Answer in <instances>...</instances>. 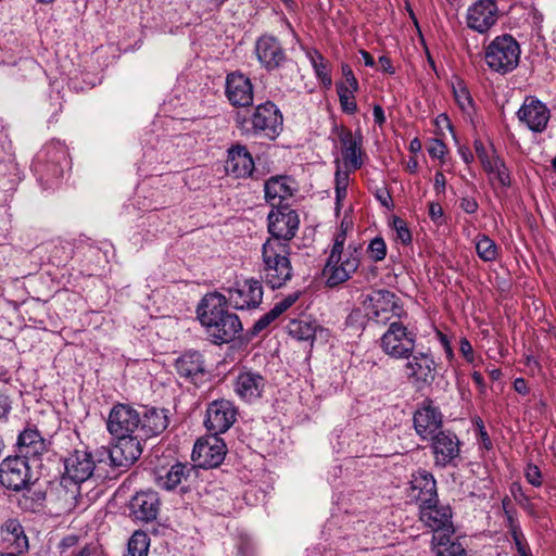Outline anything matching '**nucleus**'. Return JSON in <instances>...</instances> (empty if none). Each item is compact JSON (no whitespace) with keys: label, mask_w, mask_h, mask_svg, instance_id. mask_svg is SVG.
Returning a JSON list of instances; mask_svg holds the SVG:
<instances>
[{"label":"nucleus","mask_w":556,"mask_h":556,"mask_svg":"<svg viewBox=\"0 0 556 556\" xmlns=\"http://www.w3.org/2000/svg\"><path fill=\"white\" fill-rule=\"evenodd\" d=\"M92 454L86 450H75L64 458V475L61 479L59 497L65 510H73L80 498V484L88 481L94 471Z\"/></svg>","instance_id":"f257e3e1"},{"label":"nucleus","mask_w":556,"mask_h":556,"mask_svg":"<svg viewBox=\"0 0 556 556\" xmlns=\"http://www.w3.org/2000/svg\"><path fill=\"white\" fill-rule=\"evenodd\" d=\"M71 161L66 146L60 140H51L42 146L33 160L31 169L43 189L58 185Z\"/></svg>","instance_id":"f03ea898"},{"label":"nucleus","mask_w":556,"mask_h":556,"mask_svg":"<svg viewBox=\"0 0 556 556\" xmlns=\"http://www.w3.org/2000/svg\"><path fill=\"white\" fill-rule=\"evenodd\" d=\"M291 247L275 240H266L262 247V274L268 287L279 289L291 280Z\"/></svg>","instance_id":"7ed1b4c3"},{"label":"nucleus","mask_w":556,"mask_h":556,"mask_svg":"<svg viewBox=\"0 0 556 556\" xmlns=\"http://www.w3.org/2000/svg\"><path fill=\"white\" fill-rule=\"evenodd\" d=\"M211 342L223 344L231 342L242 330V324L237 314L228 312L225 307L227 296L215 291L211 292Z\"/></svg>","instance_id":"20e7f679"},{"label":"nucleus","mask_w":556,"mask_h":556,"mask_svg":"<svg viewBox=\"0 0 556 556\" xmlns=\"http://www.w3.org/2000/svg\"><path fill=\"white\" fill-rule=\"evenodd\" d=\"M362 304L368 321L377 325H390L393 318L400 320L405 315L400 298L386 289L366 294Z\"/></svg>","instance_id":"39448f33"},{"label":"nucleus","mask_w":556,"mask_h":556,"mask_svg":"<svg viewBox=\"0 0 556 556\" xmlns=\"http://www.w3.org/2000/svg\"><path fill=\"white\" fill-rule=\"evenodd\" d=\"M520 46L511 35L495 37L485 49V63L501 75L513 72L519 64Z\"/></svg>","instance_id":"423d86ee"},{"label":"nucleus","mask_w":556,"mask_h":556,"mask_svg":"<svg viewBox=\"0 0 556 556\" xmlns=\"http://www.w3.org/2000/svg\"><path fill=\"white\" fill-rule=\"evenodd\" d=\"M361 255L362 247L352 244L340 253L330 252L324 268L327 285L334 287L348 281L359 267Z\"/></svg>","instance_id":"0eeeda50"},{"label":"nucleus","mask_w":556,"mask_h":556,"mask_svg":"<svg viewBox=\"0 0 556 556\" xmlns=\"http://www.w3.org/2000/svg\"><path fill=\"white\" fill-rule=\"evenodd\" d=\"M416 341L415 332L408 330L400 320H394L380 337V348L389 357L404 359L414 353Z\"/></svg>","instance_id":"6e6552de"},{"label":"nucleus","mask_w":556,"mask_h":556,"mask_svg":"<svg viewBox=\"0 0 556 556\" xmlns=\"http://www.w3.org/2000/svg\"><path fill=\"white\" fill-rule=\"evenodd\" d=\"M247 123L251 125L247 132L268 140H275L283 129V116L270 101L258 104Z\"/></svg>","instance_id":"1a4fd4ad"},{"label":"nucleus","mask_w":556,"mask_h":556,"mask_svg":"<svg viewBox=\"0 0 556 556\" xmlns=\"http://www.w3.org/2000/svg\"><path fill=\"white\" fill-rule=\"evenodd\" d=\"M268 232L270 237L267 240L279 241L290 244L295 237L300 225L299 214L290 205H280L273 207L267 216Z\"/></svg>","instance_id":"9d476101"},{"label":"nucleus","mask_w":556,"mask_h":556,"mask_svg":"<svg viewBox=\"0 0 556 556\" xmlns=\"http://www.w3.org/2000/svg\"><path fill=\"white\" fill-rule=\"evenodd\" d=\"M31 481L28 459L23 456H8L0 464V483L8 490L22 491Z\"/></svg>","instance_id":"9b49d317"},{"label":"nucleus","mask_w":556,"mask_h":556,"mask_svg":"<svg viewBox=\"0 0 556 556\" xmlns=\"http://www.w3.org/2000/svg\"><path fill=\"white\" fill-rule=\"evenodd\" d=\"M140 413L126 404H116L112 407L108 420V431L114 438L131 437L138 434Z\"/></svg>","instance_id":"f8f14e48"},{"label":"nucleus","mask_w":556,"mask_h":556,"mask_svg":"<svg viewBox=\"0 0 556 556\" xmlns=\"http://www.w3.org/2000/svg\"><path fill=\"white\" fill-rule=\"evenodd\" d=\"M420 520L433 531V535L452 536L454 527L452 522V509L447 505L438 503L427 504L419 507Z\"/></svg>","instance_id":"ddd939ff"},{"label":"nucleus","mask_w":556,"mask_h":556,"mask_svg":"<svg viewBox=\"0 0 556 556\" xmlns=\"http://www.w3.org/2000/svg\"><path fill=\"white\" fill-rule=\"evenodd\" d=\"M255 54L261 65L268 72L282 67L288 61L286 50L273 35H262L255 42Z\"/></svg>","instance_id":"4468645a"},{"label":"nucleus","mask_w":556,"mask_h":556,"mask_svg":"<svg viewBox=\"0 0 556 556\" xmlns=\"http://www.w3.org/2000/svg\"><path fill=\"white\" fill-rule=\"evenodd\" d=\"M431 440L434 464L439 467L452 465L460 454V442L457 435L448 430H440Z\"/></svg>","instance_id":"2eb2a0df"},{"label":"nucleus","mask_w":556,"mask_h":556,"mask_svg":"<svg viewBox=\"0 0 556 556\" xmlns=\"http://www.w3.org/2000/svg\"><path fill=\"white\" fill-rule=\"evenodd\" d=\"M404 365L406 377L414 384L421 387L431 384L435 377V362L429 353L417 352L405 358Z\"/></svg>","instance_id":"dca6fc26"},{"label":"nucleus","mask_w":556,"mask_h":556,"mask_svg":"<svg viewBox=\"0 0 556 556\" xmlns=\"http://www.w3.org/2000/svg\"><path fill=\"white\" fill-rule=\"evenodd\" d=\"M467 26L480 34L488 31L498 20L495 0H478L467 10Z\"/></svg>","instance_id":"f3484780"},{"label":"nucleus","mask_w":556,"mask_h":556,"mask_svg":"<svg viewBox=\"0 0 556 556\" xmlns=\"http://www.w3.org/2000/svg\"><path fill=\"white\" fill-rule=\"evenodd\" d=\"M408 496L414 501L418 508L427 504L439 502L437 492V481L431 472L419 468L412 475Z\"/></svg>","instance_id":"a211bd4d"},{"label":"nucleus","mask_w":556,"mask_h":556,"mask_svg":"<svg viewBox=\"0 0 556 556\" xmlns=\"http://www.w3.org/2000/svg\"><path fill=\"white\" fill-rule=\"evenodd\" d=\"M263 300V286L257 279H249L237 289L228 290L227 304L236 309H252L260 306Z\"/></svg>","instance_id":"6ab92c4d"},{"label":"nucleus","mask_w":556,"mask_h":556,"mask_svg":"<svg viewBox=\"0 0 556 556\" xmlns=\"http://www.w3.org/2000/svg\"><path fill=\"white\" fill-rule=\"evenodd\" d=\"M265 378L257 371L242 369L235 380L236 394L247 403H254L263 396Z\"/></svg>","instance_id":"aec40b11"},{"label":"nucleus","mask_w":556,"mask_h":556,"mask_svg":"<svg viewBox=\"0 0 556 556\" xmlns=\"http://www.w3.org/2000/svg\"><path fill=\"white\" fill-rule=\"evenodd\" d=\"M116 444L110 451L111 462L117 467H128L139 459L143 439L137 435L115 438Z\"/></svg>","instance_id":"412c9836"},{"label":"nucleus","mask_w":556,"mask_h":556,"mask_svg":"<svg viewBox=\"0 0 556 556\" xmlns=\"http://www.w3.org/2000/svg\"><path fill=\"white\" fill-rule=\"evenodd\" d=\"M442 426V414L432 405L430 400L424 402L422 406L414 414V428L421 439H429L440 431Z\"/></svg>","instance_id":"4be33fe9"},{"label":"nucleus","mask_w":556,"mask_h":556,"mask_svg":"<svg viewBox=\"0 0 556 556\" xmlns=\"http://www.w3.org/2000/svg\"><path fill=\"white\" fill-rule=\"evenodd\" d=\"M517 115L532 131L542 132L547 126L549 110L543 102L530 97L525 100Z\"/></svg>","instance_id":"5701e85b"},{"label":"nucleus","mask_w":556,"mask_h":556,"mask_svg":"<svg viewBox=\"0 0 556 556\" xmlns=\"http://www.w3.org/2000/svg\"><path fill=\"white\" fill-rule=\"evenodd\" d=\"M225 93L233 106H249L253 102V87L251 80L243 74L231 73L227 75Z\"/></svg>","instance_id":"b1692460"},{"label":"nucleus","mask_w":556,"mask_h":556,"mask_svg":"<svg viewBox=\"0 0 556 556\" xmlns=\"http://www.w3.org/2000/svg\"><path fill=\"white\" fill-rule=\"evenodd\" d=\"M175 369L180 377H184L194 384L205 381V359L197 351H188L175 362Z\"/></svg>","instance_id":"393cba45"},{"label":"nucleus","mask_w":556,"mask_h":556,"mask_svg":"<svg viewBox=\"0 0 556 556\" xmlns=\"http://www.w3.org/2000/svg\"><path fill=\"white\" fill-rule=\"evenodd\" d=\"M296 191L294 180L286 175L271 176L265 181V200L271 207L285 205L283 201L292 198Z\"/></svg>","instance_id":"a878e982"},{"label":"nucleus","mask_w":556,"mask_h":556,"mask_svg":"<svg viewBox=\"0 0 556 556\" xmlns=\"http://www.w3.org/2000/svg\"><path fill=\"white\" fill-rule=\"evenodd\" d=\"M167 410L161 408H144L140 414L138 427L139 439L147 441L150 438L161 434L168 426Z\"/></svg>","instance_id":"bb28decb"},{"label":"nucleus","mask_w":556,"mask_h":556,"mask_svg":"<svg viewBox=\"0 0 556 556\" xmlns=\"http://www.w3.org/2000/svg\"><path fill=\"white\" fill-rule=\"evenodd\" d=\"M225 169L227 174L236 178H245L252 175L254 161L244 146L237 144L228 149Z\"/></svg>","instance_id":"cd10ccee"},{"label":"nucleus","mask_w":556,"mask_h":556,"mask_svg":"<svg viewBox=\"0 0 556 556\" xmlns=\"http://www.w3.org/2000/svg\"><path fill=\"white\" fill-rule=\"evenodd\" d=\"M341 71L344 80L337 83L340 105L343 112L354 114L357 111L354 93L358 90V81L349 64H342Z\"/></svg>","instance_id":"c85d7f7f"},{"label":"nucleus","mask_w":556,"mask_h":556,"mask_svg":"<svg viewBox=\"0 0 556 556\" xmlns=\"http://www.w3.org/2000/svg\"><path fill=\"white\" fill-rule=\"evenodd\" d=\"M198 480L189 464L177 462L164 475L159 473L155 483L160 489L169 491L176 489L182 481L188 483V488L194 486Z\"/></svg>","instance_id":"c756f323"},{"label":"nucleus","mask_w":556,"mask_h":556,"mask_svg":"<svg viewBox=\"0 0 556 556\" xmlns=\"http://www.w3.org/2000/svg\"><path fill=\"white\" fill-rule=\"evenodd\" d=\"M159 496L153 491L139 492L130 502V511L135 519L152 521L159 513Z\"/></svg>","instance_id":"7c9ffc66"},{"label":"nucleus","mask_w":556,"mask_h":556,"mask_svg":"<svg viewBox=\"0 0 556 556\" xmlns=\"http://www.w3.org/2000/svg\"><path fill=\"white\" fill-rule=\"evenodd\" d=\"M339 139L342 144V155L345 165L352 169L361 168L363 165L361 157L363 136L361 132L353 135L351 130L342 128L339 132Z\"/></svg>","instance_id":"2f4dec72"},{"label":"nucleus","mask_w":556,"mask_h":556,"mask_svg":"<svg viewBox=\"0 0 556 556\" xmlns=\"http://www.w3.org/2000/svg\"><path fill=\"white\" fill-rule=\"evenodd\" d=\"M236 417L237 409L232 402L220 400L211 403V431L226 432L235 424Z\"/></svg>","instance_id":"473e14b6"},{"label":"nucleus","mask_w":556,"mask_h":556,"mask_svg":"<svg viewBox=\"0 0 556 556\" xmlns=\"http://www.w3.org/2000/svg\"><path fill=\"white\" fill-rule=\"evenodd\" d=\"M3 545L10 552L22 554L28 549V539L16 519L7 520L1 528Z\"/></svg>","instance_id":"72a5a7b5"},{"label":"nucleus","mask_w":556,"mask_h":556,"mask_svg":"<svg viewBox=\"0 0 556 556\" xmlns=\"http://www.w3.org/2000/svg\"><path fill=\"white\" fill-rule=\"evenodd\" d=\"M18 456H23L26 459L36 458L42 455L47 445L40 433L36 429L24 430L17 439Z\"/></svg>","instance_id":"f704fd0d"},{"label":"nucleus","mask_w":556,"mask_h":556,"mask_svg":"<svg viewBox=\"0 0 556 556\" xmlns=\"http://www.w3.org/2000/svg\"><path fill=\"white\" fill-rule=\"evenodd\" d=\"M20 181V168L16 163L0 165V206L10 201Z\"/></svg>","instance_id":"c9c22d12"},{"label":"nucleus","mask_w":556,"mask_h":556,"mask_svg":"<svg viewBox=\"0 0 556 556\" xmlns=\"http://www.w3.org/2000/svg\"><path fill=\"white\" fill-rule=\"evenodd\" d=\"M190 470L195 478H200L201 471L208 468V435L199 438L192 448Z\"/></svg>","instance_id":"e433bc0d"},{"label":"nucleus","mask_w":556,"mask_h":556,"mask_svg":"<svg viewBox=\"0 0 556 556\" xmlns=\"http://www.w3.org/2000/svg\"><path fill=\"white\" fill-rule=\"evenodd\" d=\"M431 545L435 556H469L463 544L458 541H451V536L444 538L437 534L432 536Z\"/></svg>","instance_id":"4c0bfd02"},{"label":"nucleus","mask_w":556,"mask_h":556,"mask_svg":"<svg viewBox=\"0 0 556 556\" xmlns=\"http://www.w3.org/2000/svg\"><path fill=\"white\" fill-rule=\"evenodd\" d=\"M483 169L491 181L496 180L502 187L510 186L511 178L509 170L504 160L500 157L496 151H493V157L483 166Z\"/></svg>","instance_id":"58836bf2"},{"label":"nucleus","mask_w":556,"mask_h":556,"mask_svg":"<svg viewBox=\"0 0 556 556\" xmlns=\"http://www.w3.org/2000/svg\"><path fill=\"white\" fill-rule=\"evenodd\" d=\"M506 515V527L513 538L516 549L520 556H532L530 547L527 543L525 534L520 528L519 522L515 519L513 514L508 510H505Z\"/></svg>","instance_id":"ea45409f"},{"label":"nucleus","mask_w":556,"mask_h":556,"mask_svg":"<svg viewBox=\"0 0 556 556\" xmlns=\"http://www.w3.org/2000/svg\"><path fill=\"white\" fill-rule=\"evenodd\" d=\"M288 333L299 341H312L315 338L317 325L308 319H292L289 321Z\"/></svg>","instance_id":"a19ab883"},{"label":"nucleus","mask_w":556,"mask_h":556,"mask_svg":"<svg viewBox=\"0 0 556 556\" xmlns=\"http://www.w3.org/2000/svg\"><path fill=\"white\" fill-rule=\"evenodd\" d=\"M476 252L483 262H494L498 257V247L484 233L476 237Z\"/></svg>","instance_id":"79ce46f5"},{"label":"nucleus","mask_w":556,"mask_h":556,"mask_svg":"<svg viewBox=\"0 0 556 556\" xmlns=\"http://www.w3.org/2000/svg\"><path fill=\"white\" fill-rule=\"evenodd\" d=\"M309 61L314 68L316 77L319 79L321 85L326 88H330L332 86V78L330 74V66L327 60L323 56L321 53L315 50L309 55Z\"/></svg>","instance_id":"37998d69"},{"label":"nucleus","mask_w":556,"mask_h":556,"mask_svg":"<svg viewBox=\"0 0 556 556\" xmlns=\"http://www.w3.org/2000/svg\"><path fill=\"white\" fill-rule=\"evenodd\" d=\"M150 538L144 531H135L128 541L125 556H148Z\"/></svg>","instance_id":"c03bdc74"},{"label":"nucleus","mask_w":556,"mask_h":556,"mask_svg":"<svg viewBox=\"0 0 556 556\" xmlns=\"http://www.w3.org/2000/svg\"><path fill=\"white\" fill-rule=\"evenodd\" d=\"M218 433H211V468L218 467L225 459L228 452L224 439L217 435Z\"/></svg>","instance_id":"a18cd8bd"},{"label":"nucleus","mask_w":556,"mask_h":556,"mask_svg":"<svg viewBox=\"0 0 556 556\" xmlns=\"http://www.w3.org/2000/svg\"><path fill=\"white\" fill-rule=\"evenodd\" d=\"M367 252L374 262L382 261L387 255V245L381 237L374 238L367 248Z\"/></svg>","instance_id":"49530a36"},{"label":"nucleus","mask_w":556,"mask_h":556,"mask_svg":"<svg viewBox=\"0 0 556 556\" xmlns=\"http://www.w3.org/2000/svg\"><path fill=\"white\" fill-rule=\"evenodd\" d=\"M237 556H254L255 546L252 539L245 534L240 533L236 539Z\"/></svg>","instance_id":"de8ad7c7"},{"label":"nucleus","mask_w":556,"mask_h":556,"mask_svg":"<svg viewBox=\"0 0 556 556\" xmlns=\"http://www.w3.org/2000/svg\"><path fill=\"white\" fill-rule=\"evenodd\" d=\"M279 317V314L274 309V307L261 316L251 328L252 334H258L263 330H265L273 321H275Z\"/></svg>","instance_id":"09e8293b"},{"label":"nucleus","mask_w":556,"mask_h":556,"mask_svg":"<svg viewBox=\"0 0 556 556\" xmlns=\"http://www.w3.org/2000/svg\"><path fill=\"white\" fill-rule=\"evenodd\" d=\"M349 176L340 169L336 172V199L340 203L348 193Z\"/></svg>","instance_id":"8fccbe9b"},{"label":"nucleus","mask_w":556,"mask_h":556,"mask_svg":"<svg viewBox=\"0 0 556 556\" xmlns=\"http://www.w3.org/2000/svg\"><path fill=\"white\" fill-rule=\"evenodd\" d=\"M454 97L463 111H467L472 108V98L465 86L459 85L457 88H454Z\"/></svg>","instance_id":"3c124183"},{"label":"nucleus","mask_w":556,"mask_h":556,"mask_svg":"<svg viewBox=\"0 0 556 556\" xmlns=\"http://www.w3.org/2000/svg\"><path fill=\"white\" fill-rule=\"evenodd\" d=\"M525 478L528 483H530L531 485H533L535 488L541 486L543 483V477H542V472H541L540 468L532 463H529L526 466Z\"/></svg>","instance_id":"603ef678"},{"label":"nucleus","mask_w":556,"mask_h":556,"mask_svg":"<svg viewBox=\"0 0 556 556\" xmlns=\"http://www.w3.org/2000/svg\"><path fill=\"white\" fill-rule=\"evenodd\" d=\"M393 228L396 231V238L404 244H408L412 242V235L409 229L407 228L406 223L400 218L394 217L393 218Z\"/></svg>","instance_id":"864d4df0"},{"label":"nucleus","mask_w":556,"mask_h":556,"mask_svg":"<svg viewBox=\"0 0 556 556\" xmlns=\"http://www.w3.org/2000/svg\"><path fill=\"white\" fill-rule=\"evenodd\" d=\"M473 147H475L476 154L483 167L493 157V151H495V149L493 147H491V149L488 150V148L479 139L475 140Z\"/></svg>","instance_id":"5fc2aeb1"},{"label":"nucleus","mask_w":556,"mask_h":556,"mask_svg":"<svg viewBox=\"0 0 556 556\" xmlns=\"http://www.w3.org/2000/svg\"><path fill=\"white\" fill-rule=\"evenodd\" d=\"M301 291H294L287 296H285L281 301L277 302L274 305V309L279 314V316L285 313L288 308H290L300 298Z\"/></svg>","instance_id":"6e6d98bb"},{"label":"nucleus","mask_w":556,"mask_h":556,"mask_svg":"<svg viewBox=\"0 0 556 556\" xmlns=\"http://www.w3.org/2000/svg\"><path fill=\"white\" fill-rule=\"evenodd\" d=\"M428 153L433 159H442L446 153V146L440 139H431L428 147Z\"/></svg>","instance_id":"4d7b16f0"},{"label":"nucleus","mask_w":556,"mask_h":556,"mask_svg":"<svg viewBox=\"0 0 556 556\" xmlns=\"http://www.w3.org/2000/svg\"><path fill=\"white\" fill-rule=\"evenodd\" d=\"M511 494L516 501L523 505L525 508L530 509L532 507L529 497L523 493L520 484H513Z\"/></svg>","instance_id":"13d9d810"},{"label":"nucleus","mask_w":556,"mask_h":556,"mask_svg":"<svg viewBox=\"0 0 556 556\" xmlns=\"http://www.w3.org/2000/svg\"><path fill=\"white\" fill-rule=\"evenodd\" d=\"M207 296H208V294L203 295V298L197 308V317H198L199 321L201 323V325L204 327H208V316L206 314V306H207V301H208Z\"/></svg>","instance_id":"bf43d9fd"},{"label":"nucleus","mask_w":556,"mask_h":556,"mask_svg":"<svg viewBox=\"0 0 556 556\" xmlns=\"http://www.w3.org/2000/svg\"><path fill=\"white\" fill-rule=\"evenodd\" d=\"M459 351L468 363L475 362L472 345L466 338L460 339Z\"/></svg>","instance_id":"052dcab7"},{"label":"nucleus","mask_w":556,"mask_h":556,"mask_svg":"<svg viewBox=\"0 0 556 556\" xmlns=\"http://www.w3.org/2000/svg\"><path fill=\"white\" fill-rule=\"evenodd\" d=\"M459 206L467 214H475L479 208L477 200L471 197H463Z\"/></svg>","instance_id":"680f3d73"},{"label":"nucleus","mask_w":556,"mask_h":556,"mask_svg":"<svg viewBox=\"0 0 556 556\" xmlns=\"http://www.w3.org/2000/svg\"><path fill=\"white\" fill-rule=\"evenodd\" d=\"M476 427L478 430V435H479L480 440L482 441L483 446L486 450H490L492 447V442H491L490 437L484 428L482 419H480V418L477 419Z\"/></svg>","instance_id":"e2e57ef3"},{"label":"nucleus","mask_w":556,"mask_h":556,"mask_svg":"<svg viewBox=\"0 0 556 556\" xmlns=\"http://www.w3.org/2000/svg\"><path fill=\"white\" fill-rule=\"evenodd\" d=\"M376 199L381 203L382 206L387 208H391L393 206L392 197L390 192L384 188L377 190Z\"/></svg>","instance_id":"0e129e2a"},{"label":"nucleus","mask_w":556,"mask_h":556,"mask_svg":"<svg viewBox=\"0 0 556 556\" xmlns=\"http://www.w3.org/2000/svg\"><path fill=\"white\" fill-rule=\"evenodd\" d=\"M345 240H346V235L344 231L337 233L330 252L340 253L342 251H345V249H344Z\"/></svg>","instance_id":"69168bd1"},{"label":"nucleus","mask_w":556,"mask_h":556,"mask_svg":"<svg viewBox=\"0 0 556 556\" xmlns=\"http://www.w3.org/2000/svg\"><path fill=\"white\" fill-rule=\"evenodd\" d=\"M429 216L433 222H438L443 217V208L439 203H430L429 205Z\"/></svg>","instance_id":"338daca9"},{"label":"nucleus","mask_w":556,"mask_h":556,"mask_svg":"<svg viewBox=\"0 0 556 556\" xmlns=\"http://www.w3.org/2000/svg\"><path fill=\"white\" fill-rule=\"evenodd\" d=\"M471 377L478 388L479 393L484 395L486 392V384L482 374H480L479 371H473Z\"/></svg>","instance_id":"774afa93"}]
</instances>
